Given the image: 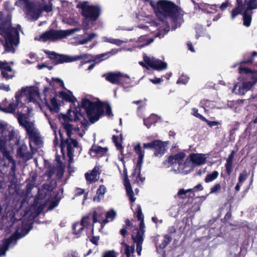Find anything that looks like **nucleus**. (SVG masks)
<instances>
[{
  "label": "nucleus",
  "mask_w": 257,
  "mask_h": 257,
  "mask_svg": "<svg viewBox=\"0 0 257 257\" xmlns=\"http://www.w3.org/2000/svg\"><path fill=\"white\" fill-rule=\"evenodd\" d=\"M102 41L104 42H107L111 44H114L117 46L122 45L124 43L127 42V41H122L118 39L109 38L106 37L102 38Z\"/></svg>",
  "instance_id": "c756f323"
},
{
  "label": "nucleus",
  "mask_w": 257,
  "mask_h": 257,
  "mask_svg": "<svg viewBox=\"0 0 257 257\" xmlns=\"http://www.w3.org/2000/svg\"><path fill=\"white\" fill-rule=\"evenodd\" d=\"M0 69L1 71L2 70L8 71L10 72V73H12V69L10 65L6 61H0Z\"/></svg>",
  "instance_id": "c03bdc74"
},
{
  "label": "nucleus",
  "mask_w": 257,
  "mask_h": 257,
  "mask_svg": "<svg viewBox=\"0 0 257 257\" xmlns=\"http://www.w3.org/2000/svg\"><path fill=\"white\" fill-rule=\"evenodd\" d=\"M168 145L167 142H162L160 140L154 141V155L156 157H161L165 151L166 148Z\"/></svg>",
  "instance_id": "5701e85b"
},
{
  "label": "nucleus",
  "mask_w": 257,
  "mask_h": 257,
  "mask_svg": "<svg viewBox=\"0 0 257 257\" xmlns=\"http://www.w3.org/2000/svg\"><path fill=\"white\" fill-rule=\"evenodd\" d=\"M118 51L117 50H112L111 51H110L109 52H107V53H103V54H99V55H97V56H96L95 57V58L94 59H89L86 62V63L90 62H92V61H95V62H96V63H99L101 61H102V59H101L100 60H98V59L102 58L103 57L107 56L108 54H109L110 53H112V55L115 54H116L117 53Z\"/></svg>",
  "instance_id": "2f4dec72"
},
{
  "label": "nucleus",
  "mask_w": 257,
  "mask_h": 257,
  "mask_svg": "<svg viewBox=\"0 0 257 257\" xmlns=\"http://www.w3.org/2000/svg\"><path fill=\"white\" fill-rule=\"evenodd\" d=\"M15 130L8 124L0 122V137L8 141L12 140L15 136Z\"/></svg>",
  "instance_id": "a211bd4d"
},
{
  "label": "nucleus",
  "mask_w": 257,
  "mask_h": 257,
  "mask_svg": "<svg viewBox=\"0 0 257 257\" xmlns=\"http://www.w3.org/2000/svg\"><path fill=\"white\" fill-rule=\"evenodd\" d=\"M233 160L227 158L226 160V163L225 164V167L226 171L228 174H230L232 171Z\"/></svg>",
  "instance_id": "8fccbe9b"
},
{
  "label": "nucleus",
  "mask_w": 257,
  "mask_h": 257,
  "mask_svg": "<svg viewBox=\"0 0 257 257\" xmlns=\"http://www.w3.org/2000/svg\"><path fill=\"white\" fill-rule=\"evenodd\" d=\"M137 217L138 219L141 221L139 229H137L135 231L133 232L132 237L134 242L137 243V252L138 254L140 255L142 250V245L144 240L143 236L145 232V225L142 209L140 205L138 206Z\"/></svg>",
  "instance_id": "0eeeda50"
},
{
  "label": "nucleus",
  "mask_w": 257,
  "mask_h": 257,
  "mask_svg": "<svg viewBox=\"0 0 257 257\" xmlns=\"http://www.w3.org/2000/svg\"><path fill=\"white\" fill-rule=\"evenodd\" d=\"M90 222V219L88 217V216H84L82 219L81 222H80L81 224H83L84 227L86 226Z\"/></svg>",
  "instance_id": "bf43d9fd"
},
{
  "label": "nucleus",
  "mask_w": 257,
  "mask_h": 257,
  "mask_svg": "<svg viewBox=\"0 0 257 257\" xmlns=\"http://www.w3.org/2000/svg\"><path fill=\"white\" fill-rule=\"evenodd\" d=\"M153 41V38H148L146 36H142L139 38L138 41L139 42H143L144 44L139 47V48H141L146 45H148L151 43Z\"/></svg>",
  "instance_id": "c9c22d12"
},
{
  "label": "nucleus",
  "mask_w": 257,
  "mask_h": 257,
  "mask_svg": "<svg viewBox=\"0 0 257 257\" xmlns=\"http://www.w3.org/2000/svg\"><path fill=\"white\" fill-rule=\"evenodd\" d=\"M81 106L85 109L90 121L92 123L98 120L100 116L103 114L104 109L109 117L113 115L111 106L108 104L103 105L99 102H93L87 98H83Z\"/></svg>",
  "instance_id": "20e7f679"
},
{
  "label": "nucleus",
  "mask_w": 257,
  "mask_h": 257,
  "mask_svg": "<svg viewBox=\"0 0 257 257\" xmlns=\"http://www.w3.org/2000/svg\"><path fill=\"white\" fill-rule=\"evenodd\" d=\"M84 226L80 222L76 223L73 225V228L74 230V233L78 234L80 233L81 231L83 229Z\"/></svg>",
  "instance_id": "49530a36"
},
{
  "label": "nucleus",
  "mask_w": 257,
  "mask_h": 257,
  "mask_svg": "<svg viewBox=\"0 0 257 257\" xmlns=\"http://www.w3.org/2000/svg\"><path fill=\"white\" fill-rule=\"evenodd\" d=\"M204 121H205L207 124L210 127H213L214 126L220 124V122L217 121H209L207 119H206V120H204Z\"/></svg>",
  "instance_id": "13d9d810"
},
{
  "label": "nucleus",
  "mask_w": 257,
  "mask_h": 257,
  "mask_svg": "<svg viewBox=\"0 0 257 257\" xmlns=\"http://www.w3.org/2000/svg\"><path fill=\"white\" fill-rule=\"evenodd\" d=\"M219 173L217 171H214L211 173L208 174L205 178L206 183L211 182L215 180L218 176Z\"/></svg>",
  "instance_id": "e433bc0d"
},
{
  "label": "nucleus",
  "mask_w": 257,
  "mask_h": 257,
  "mask_svg": "<svg viewBox=\"0 0 257 257\" xmlns=\"http://www.w3.org/2000/svg\"><path fill=\"white\" fill-rule=\"evenodd\" d=\"M204 32L203 29L202 27H200L196 30V37L197 39H198V38L203 34Z\"/></svg>",
  "instance_id": "338daca9"
},
{
  "label": "nucleus",
  "mask_w": 257,
  "mask_h": 257,
  "mask_svg": "<svg viewBox=\"0 0 257 257\" xmlns=\"http://www.w3.org/2000/svg\"><path fill=\"white\" fill-rule=\"evenodd\" d=\"M171 238L170 236L168 235L165 236L162 242L159 245V247L161 249L164 248L165 247H166L167 244L171 241Z\"/></svg>",
  "instance_id": "3c124183"
},
{
  "label": "nucleus",
  "mask_w": 257,
  "mask_h": 257,
  "mask_svg": "<svg viewBox=\"0 0 257 257\" xmlns=\"http://www.w3.org/2000/svg\"><path fill=\"white\" fill-rule=\"evenodd\" d=\"M198 6L200 9H201L202 11L207 12V13H211L210 11V10H214V7H215L216 6H210L207 4H198Z\"/></svg>",
  "instance_id": "a19ab883"
},
{
  "label": "nucleus",
  "mask_w": 257,
  "mask_h": 257,
  "mask_svg": "<svg viewBox=\"0 0 257 257\" xmlns=\"http://www.w3.org/2000/svg\"><path fill=\"white\" fill-rule=\"evenodd\" d=\"M68 34L66 31L63 30H55L53 29L46 31L41 35L35 38V40L42 42L55 41L58 39H62Z\"/></svg>",
  "instance_id": "9b49d317"
},
{
  "label": "nucleus",
  "mask_w": 257,
  "mask_h": 257,
  "mask_svg": "<svg viewBox=\"0 0 257 257\" xmlns=\"http://www.w3.org/2000/svg\"><path fill=\"white\" fill-rule=\"evenodd\" d=\"M123 77L130 78L126 74L120 72H110L106 75V79L111 83L118 84L120 82L121 78Z\"/></svg>",
  "instance_id": "393cba45"
},
{
  "label": "nucleus",
  "mask_w": 257,
  "mask_h": 257,
  "mask_svg": "<svg viewBox=\"0 0 257 257\" xmlns=\"http://www.w3.org/2000/svg\"><path fill=\"white\" fill-rule=\"evenodd\" d=\"M91 55L88 54H83L74 57H71V62L75 61L82 59H89Z\"/></svg>",
  "instance_id": "09e8293b"
},
{
  "label": "nucleus",
  "mask_w": 257,
  "mask_h": 257,
  "mask_svg": "<svg viewBox=\"0 0 257 257\" xmlns=\"http://www.w3.org/2000/svg\"><path fill=\"white\" fill-rule=\"evenodd\" d=\"M185 156V153H179L175 155L171 156L168 158V162L170 164L173 171L175 168L178 166V165H180L184 161Z\"/></svg>",
  "instance_id": "4be33fe9"
},
{
  "label": "nucleus",
  "mask_w": 257,
  "mask_h": 257,
  "mask_svg": "<svg viewBox=\"0 0 257 257\" xmlns=\"http://www.w3.org/2000/svg\"><path fill=\"white\" fill-rule=\"evenodd\" d=\"M208 154L192 153L190 155V161L195 165H201L206 163Z\"/></svg>",
  "instance_id": "b1692460"
},
{
  "label": "nucleus",
  "mask_w": 257,
  "mask_h": 257,
  "mask_svg": "<svg viewBox=\"0 0 257 257\" xmlns=\"http://www.w3.org/2000/svg\"><path fill=\"white\" fill-rule=\"evenodd\" d=\"M247 178V172L246 171H243L242 173H240L238 178L239 183H242Z\"/></svg>",
  "instance_id": "5fc2aeb1"
},
{
  "label": "nucleus",
  "mask_w": 257,
  "mask_h": 257,
  "mask_svg": "<svg viewBox=\"0 0 257 257\" xmlns=\"http://www.w3.org/2000/svg\"><path fill=\"white\" fill-rule=\"evenodd\" d=\"M99 168L97 166L94 167L90 174H85L87 181L89 182H95L99 179Z\"/></svg>",
  "instance_id": "bb28decb"
},
{
  "label": "nucleus",
  "mask_w": 257,
  "mask_h": 257,
  "mask_svg": "<svg viewBox=\"0 0 257 257\" xmlns=\"http://www.w3.org/2000/svg\"><path fill=\"white\" fill-rule=\"evenodd\" d=\"M56 170L57 171V176L59 178H61L63 175L64 173V168L63 167H60L59 168H57Z\"/></svg>",
  "instance_id": "69168bd1"
},
{
  "label": "nucleus",
  "mask_w": 257,
  "mask_h": 257,
  "mask_svg": "<svg viewBox=\"0 0 257 257\" xmlns=\"http://www.w3.org/2000/svg\"><path fill=\"white\" fill-rule=\"evenodd\" d=\"M150 81L155 84H160L163 81V79L160 78H155L151 79Z\"/></svg>",
  "instance_id": "774afa93"
},
{
  "label": "nucleus",
  "mask_w": 257,
  "mask_h": 257,
  "mask_svg": "<svg viewBox=\"0 0 257 257\" xmlns=\"http://www.w3.org/2000/svg\"><path fill=\"white\" fill-rule=\"evenodd\" d=\"M16 107V104H14V103H10L9 104L8 107H5L4 112H7V113H14L15 111Z\"/></svg>",
  "instance_id": "de8ad7c7"
},
{
  "label": "nucleus",
  "mask_w": 257,
  "mask_h": 257,
  "mask_svg": "<svg viewBox=\"0 0 257 257\" xmlns=\"http://www.w3.org/2000/svg\"><path fill=\"white\" fill-rule=\"evenodd\" d=\"M239 73L242 75L243 79L249 81L252 84L254 85L257 83V70L240 65L239 67Z\"/></svg>",
  "instance_id": "4468645a"
},
{
  "label": "nucleus",
  "mask_w": 257,
  "mask_h": 257,
  "mask_svg": "<svg viewBox=\"0 0 257 257\" xmlns=\"http://www.w3.org/2000/svg\"><path fill=\"white\" fill-rule=\"evenodd\" d=\"M46 104L51 111L57 112L59 109V103L55 97L52 98L50 100V104H48L46 102Z\"/></svg>",
  "instance_id": "473e14b6"
},
{
  "label": "nucleus",
  "mask_w": 257,
  "mask_h": 257,
  "mask_svg": "<svg viewBox=\"0 0 257 257\" xmlns=\"http://www.w3.org/2000/svg\"><path fill=\"white\" fill-rule=\"evenodd\" d=\"M125 186L127 195L129 196L130 200L133 202H135L136 198L133 197V191L130 183L126 181L125 182Z\"/></svg>",
  "instance_id": "4c0bfd02"
},
{
  "label": "nucleus",
  "mask_w": 257,
  "mask_h": 257,
  "mask_svg": "<svg viewBox=\"0 0 257 257\" xmlns=\"http://www.w3.org/2000/svg\"><path fill=\"white\" fill-rule=\"evenodd\" d=\"M136 152L138 155V161L137 164L135 172L133 174L134 176L137 177L136 181L138 183H142L145 180V178L141 176V171L144 157L145 152L142 150L141 144L139 143L134 148Z\"/></svg>",
  "instance_id": "ddd939ff"
},
{
  "label": "nucleus",
  "mask_w": 257,
  "mask_h": 257,
  "mask_svg": "<svg viewBox=\"0 0 257 257\" xmlns=\"http://www.w3.org/2000/svg\"><path fill=\"white\" fill-rule=\"evenodd\" d=\"M17 111V115H19L18 121L19 124L23 126L26 130L28 135L29 136L31 141L37 146L40 147L42 145V139L40 135L38 130L35 126L33 121L30 120L29 118L30 113L32 111L31 109L26 107L25 112H27V114L20 113V107Z\"/></svg>",
  "instance_id": "39448f33"
},
{
  "label": "nucleus",
  "mask_w": 257,
  "mask_h": 257,
  "mask_svg": "<svg viewBox=\"0 0 257 257\" xmlns=\"http://www.w3.org/2000/svg\"><path fill=\"white\" fill-rule=\"evenodd\" d=\"M198 111V109L196 108H193L192 109V114H193V115L203 121L204 120H206V118L203 115L199 114Z\"/></svg>",
  "instance_id": "6e6d98bb"
},
{
  "label": "nucleus",
  "mask_w": 257,
  "mask_h": 257,
  "mask_svg": "<svg viewBox=\"0 0 257 257\" xmlns=\"http://www.w3.org/2000/svg\"><path fill=\"white\" fill-rule=\"evenodd\" d=\"M19 155L24 161H26L32 158V155L28 152L27 147L26 145H22L17 152V156Z\"/></svg>",
  "instance_id": "cd10ccee"
},
{
  "label": "nucleus",
  "mask_w": 257,
  "mask_h": 257,
  "mask_svg": "<svg viewBox=\"0 0 257 257\" xmlns=\"http://www.w3.org/2000/svg\"><path fill=\"white\" fill-rule=\"evenodd\" d=\"M121 251L123 252L126 257H131L135 252V245H128L124 242L121 243Z\"/></svg>",
  "instance_id": "c85d7f7f"
},
{
  "label": "nucleus",
  "mask_w": 257,
  "mask_h": 257,
  "mask_svg": "<svg viewBox=\"0 0 257 257\" xmlns=\"http://www.w3.org/2000/svg\"><path fill=\"white\" fill-rule=\"evenodd\" d=\"M7 141L0 137V160L5 163L4 169L10 164L12 165L9 173L10 183L8 185L6 200L9 205H12L13 209L11 210L8 209L6 215L2 217L6 236L11 233L15 229L14 225L16 222V162L11 156L13 149L12 147H7Z\"/></svg>",
  "instance_id": "f257e3e1"
},
{
  "label": "nucleus",
  "mask_w": 257,
  "mask_h": 257,
  "mask_svg": "<svg viewBox=\"0 0 257 257\" xmlns=\"http://www.w3.org/2000/svg\"><path fill=\"white\" fill-rule=\"evenodd\" d=\"M193 191V189H189L187 190H185L184 189H180L177 194L175 196V198H178L180 199H184L186 197V193L189 192Z\"/></svg>",
  "instance_id": "ea45409f"
},
{
  "label": "nucleus",
  "mask_w": 257,
  "mask_h": 257,
  "mask_svg": "<svg viewBox=\"0 0 257 257\" xmlns=\"http://www.w3.org/2000/svg\"><path fill=\"white\" fill-rule=\"evenodd\" d=\"M42 13L40 9L31 8L28 11V16L33 20H37Z\"/></svg>",
  "instance_id": "7c9ffc66"
},
{
  "label": "nucleus",
  "mask_w": 257,
  "mask_h": 257,
  "mask_svg": "<svg viewBox=\"0 0 257 257\" xmlns=\"http://www.w3.org/2000/svg\"><path fill=\"white\" fill-rule=\"evenodd\" d=\"M221 190V186L219 184H215L210 189V194L218 193Z\"/></svg>",
  "instance_id": "864d4df0"
},
{
  "label": "nucleus",
  "mask_w": 257,
  "mask_h": 257,
  "mask_svg": "<svg viewBox=\"0 0 257 257\" xmlns=\"http://www.w3.org/2000/svg\"><path fill=\"white\" fill-rule=\"evenodd\" d=\"M230 5L228 1H226L225 2L223 3L220 6V9L221 11H224Z\"/></svg>",
  "instance_id": "0e129e2a"
},
{
  "label": "nucleus",
  "mask_w": 257,
  "mask_h": 257,
  "mask_svg": "<svg viewBox=\"0 0 257 257\" xmlns=\"http://www.w3.org/2000/svg\"><path fill=\"white\" fill-rule=\"evenodd\" d=\"M254 85L242 78L239 82L235 84L232 90L233 92L238 95H244Z\"/></svg>",
  "instance_id": "f3484780"
},
{
  "label": "nucleus",
  "mask_w": 257,
  "mask_h": 257,
  "mask_svg": "<svg viewBox=\"0 0 257 257\" xmlns=\"http://www.w3.org/2000/svg\"><path fill=\"white\" fill-rule=\"evenodd\" d=\"M97 36V35L96 33H92L88 35L87 38L83 39V40H79L78 41L79 44H85L87 43L88 42L91 41L94 38Z\"/></svg>",
  "instance_id": "37998d69"
},
{
  "label": "nucleus",
  "mask_w": 257,
  "mask_h": 257,
  "mask_svg": "<svg viewBox=\"0 0 257 257\" xmlns=\"http://www.w3.org/2000/svg\"><path fill=\"white\" fill-rule=\"evenodd\" d=\"M116 215V212L113 210L111 209L109 211L107 212L106 215V218L105 219L103 220L102 222H98V224H99L100 226V229H102L103 226L104 224L105 223L111 221L113 220V219L115 218V217ZM93 225L92 227V230L93 229V228L94 227L96 224L97 223V213L96 211H94L93 214Z\"/></svg>",
  "instance_id": "aec40b11"
},
{
  "label": "nucleus",
  "mask_w": 257,
  "mask_h": 257,
  "mask_svg": "<svg viewBox=\"0 0 257 257\" xmlns=\"http://www.w3.org/2000/svg\"><path fill=\"white\" fill-rule=\"evenodd\" d=\"M60 95L62 98L65 100L74 102L75 98L73 96L69 95L65 92H60Z\"/></svg>",
  "instance_id": "a18cd8bd"
},
{
  "label": "nucleus",
  "mask_w": 257,
  "mask_h": 257,
  "mask_svg": "<svg viewBox=\"0 0 257 257\" xmlns=\"http://www.w3.org/2000/svg\"><path fill=\"white\" fill-rule=\"evenodd\" d=\"M251 13L244 11L243 13V25L246 27H249L250 25Z\"/></svg>",
  "instance_id": "58836bf2"
},
{
  "label": "nucleus",
  "mask_w": 257,
  "mask_h": 257,
  "mask_svg": "<svg viewBox=\"0 0 257 257\" xmlns=\"http://www.w3.org/2000/svg\"><path fill=\"white\" fill-rule=\"evenodd\" d=\"M19 5L24 8L29 6V2L28 0H19Z\"/></svg>",
  "instance_id": "e2e57ef3"
},
{
  "label": "nucleus",
  "mask_w": 257,
  "mask_h": 257,
  "mask_svg": "<svg viewBox=\"0 0 257 257\" xmlns=\"http://www.w3.org/2000/svg\"><path fill=\"white\" fill-rule=\"evenodd\" d=\"M42 11H45L46 12H51L52 11V4H49L47 5L42 6L40 8Z\"/></svg>",
  "instance_id": "4d7b16f0"
},
{
  "label": "nucleus",
  "mask_w": 257,
  "mask_h": 257,
  "mask_svg": "<svg viewBox=\"0 0 257 257\" xmlns=\"http://www.w3.org/2000/svg\"><path fill=\"white\" fill-rule=\"evenodd\" d=\"M105 187L103 185H100L97 191V194L98 195V196L94 197L93 199L94 200L99 201L100 198L99 196L101 195L102 196L105 193Z\"/></svg>",
  "instance_id": "79ce46f5"
},
{
  "label": "nucleus",
  "mask_w": 257,
  "mask_h": 257,
  "mask_svg": "<svg viewBox=\"0 0 257 257\" xmlns=\"http://www.w3.org/2000/svg\"><path fill=\"white\" fill-rule=\"evenodd\" d=\"M157 120V115L153 114L149 118L144 119V123L148 128H150L152 124L156 122Z\"/></svg>",
  "instance_id": "f704fd0d"
},
{
  "label": "nucleus",
  "mask_w": 257,
  "mask_h": 257,
  "mask_svg": "<svg viewBox=\"0 0 257 257\" xmlns=\"http://www.w3.org/2000/svg\"><path fill=\"white\" fill-rule=\"evenodd\" d=\"M80 110L79 107H75L74 106H70V108L68 110L66 114L63 115L62 120V124L63 128L66 132L67 135L70 137L72 135L77 134L80 137L83 136V133H79V128L78 127H74L69 121L80 120L82 122L83 120L81 118H83V115L79 111Z\"/></svg>",
  "instance_id": "423d86ee"
},
{
  "label": "nucleus",
  "mask_w": 257,
  "mask_h": 257,
  "mask_svg": "<svg viewBox=\"0 0 257 257\" xmlns=\"http://www.w3.org/2000/svg\"><path fill=\"white\" fill-rule=\"evenodd\" d=\"M144 60L146 64L156 70H163L167 68V64L166 63L154 57L145 56Z\"/></svg>",
  "instance_id": "dca6fc26"
},
{
  "label": "nucleus",
  "mask_w": 257,
  "mask_h": 257,
  "mask_svg": "<svg viewBox=\"0 0 257 257\" xmlns=\"http://www.w3.org/2000/svg\"><path fill=\"white\" fill-rule=\"evenodd\" d=\"M77 7L81 9L82 14L86 19L94 21L99 15L100 8L97 6L90 5L87 2L79 3Z\"/></svg>",
  "instance_id": "1a4fd4ad"
},
{
  "label": "nucleus",
  "mask_w": 257,
  "mask_h": 257,
  "mask_svg": "<svg viewBox=\"0 0 257 257\" xmlns=\"http://www.w3.org/2000/svg\"><path fill=\"white\" fill-rule=\"evenodd\" d=\"M44 52L49 55L50 59L53 60L55 64H60L65 62H71V57L65 55H60L53 51L44 50Z\"/></svg>",
  "instance_id": "6ab92c4d"
},
{
  "label": "nucleus",
  "mask_w": 257,
  "mask_h": 257,
  "mask_svg": "<svg viewBox=\"0 0 257 257\" xmlns=\"http://www.w3.org/2000/svg\"><path fill=\"white\" fill-rule=\"evenodd\" d=\"M55 82L59 83L60 85L63 87L64 83H63V81L61 79L58 78H53L52 81L50 83V85H52Z\"/></svg>",
  "instance_id": "680f3d73"
},
{
  "label": "nucleus",
  "mask_w": 257,
  "mask_h": 257,
  "mask_svg": "<svg viewBox=\"0 0 257 257\" xmlns=\"http://www.w3.org/2000/svg\"><path fill=\"white\" fill-rule=\"evenodd\" d=\"M103 257H116L113 251H108L104 253Z\"/></svg>",
  "instance_id": "052dcab7"
},
{
  "label": "nucleus",
  "mask_w": 257,
  "mask_h": 257,
  "mask_svg": "<svg viewBox=\"0 0 257 257\" xmlns=\"http://www.w3.org/2000/svg\"><path fill=\"white\" fill-rule=\"evenodd\" d=\"M59 134L61 139V148L62 151H63L65 148L67 151V156L69 157V168L70 170L71 169V164L73 163V153L74 148L76 147L78 145V143L75 139L71 138V136L68 137V138L64 140L62 136L61 133L60 131Z\"/></svg>",
  "instance_id": "9d476101"
},
{
  "label": "nucleus",
  "mask_w": 257,
  "mask_h": 257,
  "mask_svg": "<svg viewBox=\"0 0 257 257\" xmlns=\"http://www.w3.org/2000/svg\"><path fill=\"white\" fill-rule=\"evenodd\" d=\"M16 243V229L9 237L2 240V245L0 244V256L4 255L9 248L14 247Z\"/></svg>",
  "instance_id": "2eb2a0df"
},
{
  "label": "nucleus",
  "mask_w": 257,
  "mask_h": 257,
  "mask_svg": "<svg viewBox=\"0 0 257 257\" xmlns=\"http://www.w3.org/2000/svg\"><path fill=\"white\" fill-rule=\"evenodd\" d=\"M9 71L5 70H2L1 71V74L3 77L5 78L6 80L12 78L14 76V73L12 71L10 74H9Z\"/></svg>",
  "instance_id": "603ef678"
},
{
  "label": "nucleus",
  "mask_w": 257,
  "mask_h": 257,
  "mask_svg": "<svg viewBox=\"0 0 257 257\" xmlns=\"http://www.w3.org/2000/svg\"><path fill=\"white\" fill-rule=\"evenodd\" d=\"M237 6L232 10L231 13V17L234 19L239 14H240L243 11L250 13L252 14V11L257 8V0H248L245 1V6L243 4L242 0H237Z\"/></svg>",
  "instance_id": "f8f14e48"
},
{
  "label": "nucleus",
  "mask_w": 257,
  "mask_h": 257,
  "mask_svg": "<svg viewBox=\"0 0 257 257\" xmlns=\"http://www.w3.org/2000/svg\"><path fill=\"white\" fill-rule=\"evenodd\" d=\"M23 228L24 230V232L22 234H21L17 230V239L22 238L23 237L25 236L28 232L31 229L32 226H31V223L30 222H27L26 223H24Z\"/></svg>",
  "instance_id": "72a5a7b5"
},
{
  "label": "nucleus",
  "mask_w": 257,
  "mask_h": 257,
  "mask_svg": "<svg viewBox=\"0 0 257 257\" xmlns=\"http://www.w3.org/2000/svg\"><path fill=\"white\" fill-rule=\"evenodd\" d=\"M0 25V34L5 39V50L14 53L15 50L14 46H16V28L11 27V17L7 15L6 17L4 14H1Z\"/></svg>",
  "instance_id": "7ed1b4c3"
},
{
  "label": "nucleus",
  "mask_w": 257,
  "mask_h": 257,
  "mask_svg": "<svg viewBox=\"0 0 257 257\" xmlns=\"http://www.w3.org/2000/svg\"><path fill=\"white\" fill-rule=\"evenodd\" d=\"M150 5L153 8L157 17L162 21L161 24H159L153 22L151 26L152 30L154 31L153 28L155 27L158 31L155 37L162 38L169 32L168 24L163 22L164 21L169 20L174 23L173 29L179 27L183 23V12L173 2L168 0H160L155 3L154 1H151Z\"/></svg>",
  "instance_id": "f03ea898"
},
{
  "label": "nucleus",
  "mask_w": 257,
  "mask_h": 257,
  "mask_svg": "<svg viewBox=\"0 0 257 257\" xmlns=\"http://www.w3.org/2000/svg\"><path fill=\"white\" fill-rule=\"evenodd\" d=\"M23 99L28 102H33L38 107L41 108L40 99V93L38 89L34 86H26L21 88L17 99Z\"/></svg>",
  "instance_id": "6e6552de"
},
{
  "label": "nucleus",
  "mask_w": 257,
  "mask_h": 257,
  "mask_svg": "<svg viewBox=\"0 0 257 257\" xmlns=\"http://www.w3.org/2000/svg\"><path fill=\"white\" fill-rule=\"evenodd\" d=\"M193 169L192 165L190 160L187 159L180 165H178V166L175 168L174 171L176 173L187 174L191 172L193 170Z\"/></svg>",
  "instance_id": "412c9836"
},
{
  "label": "nucleus",
  "mask_w": 257,
  "mask_h": 257,
  "mask_svg": "<svg viewBox=\"0 0 257 257\" xmlns=\"http://www.w3.org/2000/svg\"><path fill=\"white\" fill-rule=\"evenodd\" d=\"M108 151L107 148H102L97 145H93L89 150V154L92 157L101 156L105 155Z\"/></svg>",
  "instance_id": "a878e982"
}]
</instances>
